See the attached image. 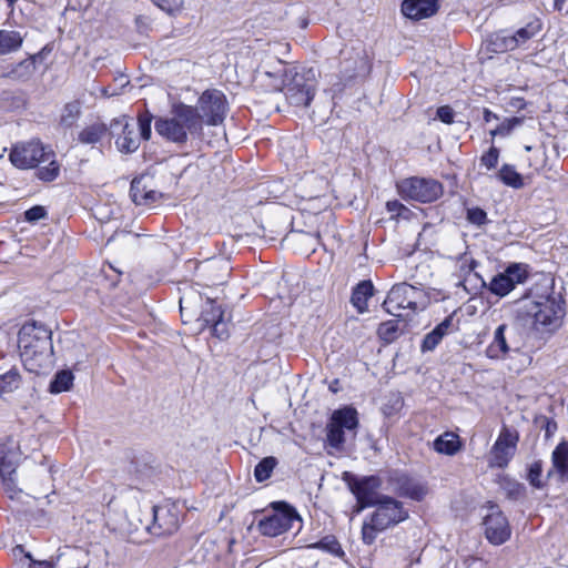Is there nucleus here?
<instances>
[{"instance_id":"obj_51","label":"nucleus","mask_w":568,"mask_h":568,"mask_svg":"<svg viewBox=\"0 0 568 568\" xmlns=\"http://www.w3.org/2000/svg\"><path fill=\"white\" fill-rule=\"evenodd\" d=\"M453 325L452 317H446L442 323H439L433 331L439 334L440 337H444L448 334L450 327Z\"/></svg>"},{"instance_id":"obj_26","label":"nucleus","mask_w":568,"mask_h":568,"mask_svg":"<svg viewBox=\"0 0 568 568\" xmlns=\"http://www.w3.org/2000/svg\"><path fill=\"white\" fill-rule=\"evenodd\" d=\"M130 194L133 202L138 205H150L158 201L161 194L154 190H146V185L142 180H133L131 183Z\"/></svg>"},{"instance_id":"obj_31","label":"nucleus","mask_w":568,"mask_h":568,"mask_svg":"<svg viewBox=\"0 0 568 568\" xmlns=\"http://www.w3.org/2000/svg\"><path fill=\"white\" fill-rule=\"evenodd\" d=\"M108 132V128L103 123H94L84 128L80 134L79 140L85 144L98 143Z\"/></svg>"},{"instance_id":"obj_15","label":"nucleus","mask_w":568,"mask_h":568,"mask_svg":"<svg viewBox=\"0 0 568 568\" xmlns=\"http://www.w3.org/2000/svg\"><path fill=\"white\" fill-rule=\"evenodd\" d=\"M151 534L155 536L171 535L178 530L180 518L175 506L151 507Z\"/></svg>"},{"instance_id":"obj_19","label":"nucleus","mask_w":568,"mask_h":568,"mask_svg":"<svg viewBox=\"0 0 568 568\" xmlns=\"http://www.w3.org/2000/svg\"><path fill=\"white\" fill-rule=\"evenodd\" d=\"M315 94L314 85L306 83L303 77L296 75L285 89V97L290 104L295 106H307Z\"/></svg>"},{"instance_id":"obj_2","label":"nucleus","mask_w":568,"mask_h":568,"mask_svg":"<svg viewBox=\"0 0 568 568\" xmlns=\"http://www.w3.org/2000/svg\"><path fill=\"white\" fill-rule=\"evenodd\" d=\"M154 129L165 140L185 144L190 136L202 134V116L194 106L178 102L172 105L169 116L155 120Z\"/></svg>"},{"instance_id":"obj_25","label":"nucleus","mask_w":568,"mask_h":568,"mask_svg":"<svg viewBox=\"0 0 568 568\" xmlns=\"http://www.w3.org/2000/svg\"><path fill=\"white\" fill-rule=\"evenodd\" d=\"M126 519L129 523V527L126 528L128 532L145 530L151 534V508L143 514L140 507H133L128 513Z\"/></svg>"},{"instance_id":"obj_36","label":"nucleus","mask_w":568,"mask_h":568,"mask_svg":"<svg viewBox=\"0 0 568 568\" xmlns=\"http://www.w3.org/2000/svg\"><path fill=\"white\" fill-rule=\"evenodd\" d=\"M276 464H277V460L275 457L270 456V457L263 458L255 466V469H254L255 479L258 483H262V481L268 479L271 477L272 471L275 468Z\"/></svg>"},{"instance_id":"obj_21","label":"nucleus","mask_w":568,"mask_h":568,"mask_svg":"<svg viewBox=\"0 0 568 568\" xmlns=\"http://www.w3.org/2000/svg\"><path fill=\"white\" fill-rule=\"evenodd\" d=\"M197 321H201L203 325L211 326L214 335L219 338H224L227 335L223 322V311L211 298L206 300L204 308L197 314Z\"/></svg>"},{"instance_id":"obj_16","label":"nucleus","mask_w":568,"mask_h":568,"mask_svg":"<svg viewBox=\"0 0 568 568\" xmlns=\"http://www.w3.org/2000/svg\"><path fill=\"white\" fill-rule=\"evenodd\" d=\"M381 487V479L376 476H368L351 484V490L357 499V511L372 507L384 496L377 494Z\"/></svg>"},{"instance_id":"obj_6","label":"nucleus","mask_w":568,"mask_h":568,"mask_svg":"<svg viewBox=\"0 0 568 568\" xmlns=\"http://www.w3.org/2000/svg\"><path fill=\"white\" fill-rule=\"evenodd\" d=\"M541 22L535 18L514 32L501 30L486 40V50L491 53H505L517 49H527L529 42L541 31Z\"/></svg>"},{"instance_id":"obj_7","label":"nucleus","mask_w":568,"mask_h":568,"mask_svg":"<svg viewBox=\"0 0 568 568\" xmlns=\"http://www.w3.org/2000/svg\"><path fill=\"white\" fill-rule=\"evenodd\" d=\"M358 426L357 412L353 407L336 409L326 425V444L329 448L341 452L344 449L346 437H354Z\"/></svg>"},{"instance_id":"obj_17","label":"nucleus","mask_w":568,"mask_h":568,"mask_svg":"<svg viewBox=\"0 0 568 568\" xmlns=\"http://www.w3.org/2000/svg\"><path fill=\"white\" fill-rule=\"evenodd\" d=\"M484 525L486 537L494 545H501L510 537L508 520L497 506H490Z\"/></svg>"},{"instance_id":"obj_12","label":"nucleus","mask_w":568,"mask_h":568,"mask_svg":"<svg viewBox=\"0 0 568 568\" xmlns=\"http://www.w3.org/2000/svg\"><path fill=\"white\" fill-rule=\"evenodd\" d=\"M519 434L515 428L504 426L489 452V466L505 468L516 454Z\"/></svg>"},{"instance_id":"obj_14","label":"nucleus","mask_w":568,"mask_h":568,"mask_svg":"<svg viewBox=\"0 0 568 568\" xmlns=\"http://www.w3.org/2000/svg\"><path fill=\"white\" fill-rule=\"evenodd\" d=\"M420 291L407 283L396 284L389 291L383 303L385 311L394 316L400 317L402 311L417 308V297Z\"/></svg>"},{"instance_id":"obj_33","label":"nucleus","mask_w":568,"mask_h":568,"mask_svg":"<svg viewBox=\"0 0 568 568\" xmlns=\"http://www.w3.org/2000/svg\"><path fill=\"white\" fill-rule=\"evenodd\" d=\"M17 469V454L0 446V476H14Z\"/></svg>"},{"instance_id":"obj_10","label":"nucleus","mask_w":568,"mask_h":568,"mask_svg":"<svg viewBox=\"0 0 568 568\" xmlns=\"http://www.w3.org/2000/svg\"><path fill=\"white\" fill-rule=\"evenodd\" d=\"M202 116V125L221 124L227 112V102L224 93L216 89L205 90L197 100V105L194 106Z\"/></svg>"},{"instance_id":"obj_58","label":"nucleus","mask_w":568,"mask_h":568,"mask_svg":"<svg viewBox=\"0 0 568 568\" xmlns=\"http://www.w3.org/2000/svg\"><path fill=\"white\" fill-rule=\"evenodd\" d=\"M8 7L13 8L18 0H6Z\"/></svg>"},{"instance_id":"obj_50","label":"nucleus","mask_w":568,"mask_h":568,"mask_svg":"<svg viewBox=\"0 0 568 568\" xmlns=\"http://www.w3.org/2000/svg\"><path fill=\"white\" fill-rule=\"evenodd\" d=\"M437 116L442 122H444L446 124H450L454 121V111L450 106L443 105V106L438 108Z\"/></svg>"},{"instance_id":"obj_23","label":"nucleus","mask_w":568,"mask_h":568,"mask_svg":"<svg viewBox=\"0 0 568 568\" xmlns=\"http://www.w3.org/2000/svg\"><path fill=\"white\" fill-rule=\"evenodd\" d=\"M390 480L395 485V490L400 496L415 500H422L426 495L425 487L414 481L406 475L394 473L390 476Z\"/></svg>"},{"instance_id":"obj_34","label":"nucleus","mask_w":568,"mask_h":568,"mask_svg":"<svg viewBox=\"0 0 568 568\" xmlns=\"http://www.w3.org/2000/svg\"><path fill=\"white\" fill-rule=\"evenodd\" d=\"M20 387H27L24 378L17 368L0 374V390H13Z\"/></svg>"},{"instance_id":"obj_4","label":"nucleus","mask_w":568,"mask_h":568,"mask_svg":"<svg viewBox=\"0 0 568 568\" xmlns=\"http://www.w3.org/2000/svg\"><path fill=\"white\" fill-rule=\"evenodd\" d=\"M373 506L375 510L362 526V540L366 545H372L378 534L408 518V511L403 504L392 497H383Z\"/></svg>"},{"instance_id":"obj_9","label":"nucleus","mask_w":568,"mask_h":568,"mask_svg":"<svg viewBox=\"0 0 568 568\" xmlns=\"http://www.w3.org/2000/svg\"><path fill=\"white\" fill-rule=\"evenodd\" d=\"M273 508L274 514L258 523V530L264 536L276 537L291 529L293 524L300 520L298 514L286 503H273Z\"/></svg>"},{"instance_id":"obj_30","label":"nucleus","mask_w":568,"mask_h":568,"mask_svg":"<svg viewBox=\"0 0 568 568\" xmlns=\"http://www.w3.org/2000/svg\"><path fill=\"white\" fill-rule=\"evenodd\" d=\"M23 43V38L18 31H0V55L18 51Z\"/></svg>"},{"instance_id":"obj_56","label":"nucleus","mask_w":568,"mask_h":568,"mask_svg":"<svg viewBox=\"0 0 568 568\" xmlns=\"http://www.w3.org/2000/svg\"><path fill=\"white\" fill-rule=\"evenodd\" d=\"M554 1H555V7L558 10H561L564 4H565V2H566V0H554Z\"/></svg>"},{"instance_id":"obj_24","label":"nucleus","mask_w":568,"mask_h":568,"mask_svg":"<svg viewBox=\"0 0 568 568\" xmlns=\"http://www.w3.org/2000/svg\"><path fill=\"white\" fill-rule=\"evenodd\" d=\"M36 59L37 55H30L27 59L12 64L3 72V77L16 81L29 80L36 72Z\"/></svg>"},{"instance_id":"obj_57","label":"nucleus","mask_w":568,"mask_h":568,"mask_svg":"<svg viewBox=\"0 0 568 568\" xmlns=\"http://www.w3.org/2000/svg\"><path fill=\"white\" fill-rule=\"evenodd\" d=\"M303 236L305 237L306 241H311V242H316V240H317L315 236L310 235V234H305Z\"/></svg>"},{"instance_id":"obj_49","label":"nucleus","mask_w":568,"mask_h":568,"mask_svg":"<svg viewBox=\"0 0 568 568\" xmlns=\"http://www.w3.org/2000/svg\"><path fill=\"white\" fill-rule=\"evenodd\" d=\"M47 212L43 206L36 205L26 211L24 216L29 222H37L45 216Z\"/></svg>"},{"instance_id":"obj_29","label":"nucleus","mask_w":568,"mask_h":568,"mask_svg":"<svg viewBox=\"0 0 568 568\" xmlns=\"http://www.w3.org/2000/svg\"><path fill=\"white\" fill-rule=\"evenodd\" d=\"M460 440L457 434L446 432L434 442V449L439 454L455 455L460 449Z\"/></svg>"},{"instance_id":"obj_38","label":"nucleus","mask_w":568,"mask_h":568,"mask_svg":"<svg viewBox=\"0 0 568 568\" xmlns=\"http://www.w3.org/2000/svg\"><path fill=\"white\" fill-rule=\"evenodd\" d=\"M311 547L325 550L334 556L343 555L342 547L334 536H325L320 541L311 545Z\"/></svg>"},{"instance_id":"obj_37","label":"nucleus","mask_w":568,"mask_h":568,"mask_svg":"<svg viewBox=\"0 0 568 568\" xmlns=\"http://www.w3.org/2000/svg\"><path fill=\"white\" fill-rule=\"evenodd\" d=\"M73 379L71 371L62 369L55 374L49 390H69L73 386Z\"/></svg>"},{"instance_id":"obj_42","label":"nucleus","mask_w":568,"mask_h":568,"mask_svg":"<svg viewBox=\"0 0 568 568\" xmlns=\"http://www.w3.org/2000/svg\"><path fill=\"white\" fill-rule=\"evenodd\" d=\"M499 159V150L495 146H491L485 154L480 158V164L484 165L487 170L494 169Z\"/></svg>"},{"instance_id":"obj_22","label":"nucleus","mask_w":568,"mask_h":568,"mask_svg":"<svg viewBox=\"0 0 568 568\" xmlns=\"http://www.w3.org/2000/svg\"><path fill=\"white\" fill-rule=\"evenodd\" d=\"M438 8V0H404L400 10L408 19L422 20L434 16Z\"/></svg>"},{"instance_id":"obj_20","label":"nucleus","mask_w":568,"mask_h":568,"mask_svg":"<svg viewBox=\"0 0 568 568\" xmlns=\"http://www.w3.org/2000/svg\"><path fill=\"white\" fill-rule=\"evenodd\" d=\"M514 331L506 324L499 325L495 332L490 344L486 348V355L491 359H504L511 351H515L510 344V337Z\"/></svg>"},{"instance_id":"obj_39","label":"nucleus","mask_w":568,"mask_h":568,"mask_svg":"<svg viewBox=\"0 0 568 568\" xmlns=\"http://www.w3.org/2000/svg\"><path fill=\"white\" fill-rule=\"evenodd\" d=\"M398 323L397 321H387L379 324L377 334L385 342H393L397 337Z\"/></svg>"},{"instance_id":"obj_11","label":"nucleus","mask_w":568,"mask_h":568,"mask_svg":"<svg viewBox=\"0 0 568 568\" xmlns=\"http://www.w3.org/2000/svg\"><path fill=\"white\" fill-rule=\"evenodd\" d=\"M526 315L534 318L535 324L555 326L564 316V307L554 296H542L538 301H528L524 305Z\"/></svg>"},{"instance_id":"obj_35","label":"nucleus","mask_w":568,"mask_h":568,"mask_svg":"<svg viewBox=\"0 0 568 568\" xmlns=\"http://www.w3.org/2000/svg\"><path fill=\"white\" fill-rule=\"evenodd\" d=\"M498 179L514 189H521L524 186L523 176L515 170L513 165L504 164L498 171Z\"/></svg>"},{"instance_id":"obj_3","label":"nucleus","mask_w":568,"mask_h":568,"mask_svg":"<svg viewBox=\"0 0 568 568\" xmlns=\"http://www.w3.org/2000/svg\"><path fill=\"white\" fill-rule=\"evenodd\" d=\"M10 161L18 169H31L38 166L37 175L42 181H53L60 172V166L54 160V153L47 150L39 141H30L13 146L10 152Z\"/></svg>"},{"instance_id":"obj_1","label":"nucleus","mask_w":568,"mask_h":568,"mask_svg":"<svg viewBox=\"0 0 568 568\" xmlns=\"http://www.w3.org/2000/svg\"><path fill=\"white\" fill-rule=\"evenodd\" d=\"M18 345L24 368L37 373L50 366L53 347L51 331L36 322L26 323L19 331Z\"/></svg>"},{"instance_id":"obj_40","label":"nucleus","mask_w":568,"mask_h":568,"mask_svg":"<svg viewBox=\"0 0 568 568\" xmlns=\"http://www.w3.org/2000/svg\"><path fill=\"white\" fill-rule=\"evenodd\" d=\"M500 486L506 491L507 496L513 499L520 497L524 490V487L518 481L507 476L500 479Z\"/></svg>"},{"instance_id":"obj_18","label":"nucleus","mask_w":568,"mask_h":568,"mask_svg":"<svg viewBox=\"0 0 568 568\" xmlns=\"http://www.w3.org/2000/svg\"><path fill=\"white\" fill-rule=\"evenodd\" d=\"M231 273L230 262L225 258L206 260L199 264L197 274L205 285H220L226 282Z\"/></svg>"},{"instance_id":"obj_41","label":"nucleus","mask_w":568,"mask_h":568,"mask_svg":"<svg viewBox=\"0 0 568 568\" xmlns=\"http://www.w3.org/2000/svg\"><path fill=\"white\" fill-rule=\"evenodd\" d=\"M155 6H158L163 11L169 14H175L181 12L184 6V0H151Z\"/></svg>"},{"instance_id":"obj_8","label":"nucleus","mask_w":568,"mask_h":568,"mask_svg":"<svg viewBox=\"0 0 568 568\" xmlns=\"http://www.w3.org/2000/svg\"><path fill=\"white\" fill-rule=\"evenodd\" d=\"M397 192L403 199L422 203L436 201L443 194L442 184L427 178H407L396 184Z\"/></svg>"},{"instance_id":"obj_44","label":"nucleus","mask_w":568,"mask_h":568,"mask_svg":"<svg viewBox=\"0 0 568 568\" xmlns=\"http://www.w3.org/2000/svg\"><path fill=\"white\" fill-rule=\"evenodd\" d=\"M541 473H542V467H541L540 462H535L530 465L527 478L531 486H534L536 488L541 487V480H540Z\"/></svg>"},{"instance_id":"obj_43","label":"nucleus","mask_w":568,"mask_h":568,"mask_svg":"<svg viewBox=\"0 0 568 568\" xmlns=\"http://www.w3.org/2000/svg\"><path fill=\"white\" fill-rule=\"evenodd\" d=\"M3 488L6 494H8L9 498L14 499L19 498L22 495V490L19 489L16 485L14 476H4L1 477Z\"/></svg>"},{"instance_id":"obj_28","label":"nucleus","mask_w":568,"mask_h":568,"mask_svg":"<svg viewBox=\"0 0 568 568\" xmlns=\"http://www.w3.org/2000/svg\"><path fill=\"white\" fill-rule=\"evenodd\" d=\"M552 466L561 480H568V442H561L554 449Z\"/></svg>"},{"instance_id":"obj_45","label":"nucleus","mask_w":568,"mask_h":568,"mask_svg":"<svg viewBox=\"0 0 568 568\" xmlns=\"http://www.w3.org/2000/svg\"><path fill=\"white\" fill-rule=\"evenodd\" d=\"M520 123L518 118H511L504 121L500 125H498L495 130L491 131V135H507L509 134L515 126Z\"/></svg>"},{"instance_id":"obj_13","label":"nucleus","mask_w":568,"mask_h":568,"mask_svg":"<svg viewBox=\"0 0 568 568\" xmlns=\"http://www.w3.org/2000/svg\"><path fill=\"white\" fill-rule=\"evenodd\" d=\"M529 276V265L526 263H510L504 272L495 275L489 283V291L504 297L518 284H523Z\"/></svg>"},{"instance_id":"obj_55","label":"nucleus","mask_w":568,"mask_h":568,"mask_svg":"<svg viewBox=\"0 0 568 568\" xmlns=\"http://www.w3.org/2000/svg\"><path fill=\"white\" fill-rule=\"evenodd\" d=\"M497 119L496 114L493 113L490 110L485 109L484 110V120L486 122H490L491 120Z\"/></svg>"},{"instance_id":"obj_52","label":"nucleus","mask_w":568,"mask_h":568,"mask_svg":"<svg viewBox=\"0 0 568 568\" xmlns=\"http://www.w3.org/2000/svg\"><path fill=\"white\" fill-rule=\"evenodd\" d=\"M192 307H193L192 296L184 295L180 298V310L182 313L185 311H192Z\"/></svg>"},{"instance_id":"obj_54","label":"nucleus","mask_w":568,"mask_h":568,"mask_svg":"<svg viewBox=\"0 0 568 568\" xmlns=\"http://www.w3.org/2000/svg\"><path fill=\"white\" fill-rule=\"evenodd\" d=\"M389 212H397L399 213L400 210L405 209V206L399 203L398 201H388L386 204Z\"/></svg>"},{"instance_id":"obj_53","label":"nucleus","mask_w":568,"mask_h":568,"mask_svg":"<svg viewBox=\"0 0 568 568\" xmlns=\"http://www.w3.org/2000/svg\"><path fill=\"white\" fill-rule=\"evenodd\" d=\"M27 558L29 559V568H53V564L51 561H36L31 559L30 555H27Z\"/></svg>"},{"instance_id":"obj_46","label":"nucleus","mask_w":568,"mask_h":568,"mask_svg":"<svg viewBox=\"0 0 568 568\" xmlns=\"http://www.w3.org/2000/svg\"><path fill=\"white\" fill-rule=\"evenodd\" d=\"M256 73L258 77H268V78H272L275 80V83L273 84V88L275 89H280V85H281V77H282V69H277V70H268L265 68V65L261 64L257 69H256Z\"/></svg>"},{"instance_id":"obj_48","label":"nucleus","mask_w":568,"mask_h":568,"mask_svg":"<svg viewBox=\"0 0 568 568\" xmlns=\"http://www.w3.org/2000/svg\"><path fill=\"white\" fill-rule=\"evenodd\" d=\"M467 219L469 222L481 225L487 220V214L484 210L479 207L469 209L467 212Z\"/></svg>"},{"instance_id":"obj_47","label":"nucleus","mask_w":568,"mask_h":568,"mask_svg":"<svg viewBox=\"0 0 568 568\" xmlns=\"http://www.w3.org/2000/svg\"><path fill=\"white\" fill-rule=\"evenodd\" d=\"M443 339L435 331L429 332L423 341L422 349L423 352L433 351Z\"/></svg>"},{"instance_id":"obj_5","label":"nucleus","mask_w":568,"mask_h":568,"mask_svg":"<svg viewBox=\"0 0 568 568\" xmlns=\"http://www.w3.org/2000/svg\"><path fill=\"white\" fill-rule=\"evenodd\" d=\"M152 115L149 113L141 114L138 118L140 135L135 131V126L126 115H121L111 121L109 134L115 139V146L121 153H133L140 146V140H149L151 138Z\"/></svg>"},{"instance_id":"obj_32","label":"nucleus","mask_w":568,"mask_h":568,"mask_svg":"<svg viewBox=\"0 0 568 568\" xmlns=\"http://www.w3.org/2000/svg\"><path fill=\"white\" fill-rule=\"evenodd\" d=\"M381 410L386 417L394 416L403 407V399L399 393H387L385 396L379 398Z\"/></svg>"},{"instance_id":"obj_27","label":"nucleus","mask_w":568,"mask_h":568,"mask_svg":"<svg viewBox=\"0 0 568 568\" xmlns=\"http://www.w3.org/2000/svg\"><path fill=\"white\" fill-rule=\"evenodd\" d=\"M373 292L374 286L371 281H362L354 288L351 302L359 313H364L367 310V302L373 296Z\"/></svg>"}]
</instances>
